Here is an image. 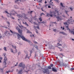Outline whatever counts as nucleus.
Masks as SVG:
<instances>
[{
    "label": "nucleus",
    "mask_w": 74,
    "mask_h": 74,
    "mask_svg": "<svg viewBox=\"0 0 74 74\" xmlns=\"http://www.w3.org/2000/svg\"><path fill=\"white\" fill-rule=\"evenodd\" d=\"M16 34H17V36L18 38H17L18 39H19L20 38H21L23 40H24V41H27V42H30V44H32V42H30V41L29 40H27V39L25 38L23 36V35H21L17 33Z\"/></svg>",
    "instance_id": "1"
},
{
    "label": "nucleus",
    "mask_w": 74,
    "mask_h": 74,
    "mask_svg": "<svg viewBox=\"0 0 74 74\" xmlns=\"http://www.w3.org/2000/svg\"><path fill=\"white\" fill-rule=\"evenodd\" d=\"M17 16H18L19 18H22V19H27L28 18L26 17V15L24 14H23L22 15L20 14H18L17 15Z\"/></svg>",
    "instance_id": "2"
},
{
    "label": "nucleus",
    "mask_w": 74,
    "mask_h": 74,
    "mask_svg": "<svg viewBox=\"0 0 74 74\" xmlns=\"http://www.w3.org/2000/svg\"><path fill=\"white\" fill-rule=\"evenodd\" d=\"M64 24L66 26V27L67 28V30L70 31L69 33H71V34H74V32L73 31H71L70 29L69 28V25L67 24V23H64Z\"/></svg>",
    "instance_id": "3"
},
{
    "label": "nucleus",
    "mask_w": 74,
    "mask_h": 74,
    "mask_svg": "<svg viewBox=\"0 0 74 74\" xmlns=\"http://www.w3.org/2000/svg\"><path fill=\"white\" fill-rule=\"evenodd\" d=\"M19 67H21L23 68V70L25 68V65L23 64V63L22 62L20 63L18 65Z\"/></svg>",
    "instance_id": "4"
},
{
    "label": "nucleus",
    "mask_w": 74,
    "mask_h": 74,
    "mask_svg": "<svg viewBox=\"0 0 74 74\" xmlns=\"http://www.w3.org/2000/svg\"><path fill=\"white\" fill-rule=\"evenodd\" d=\"M3 55H4V61L3 62V63H5V65H6V64H7V63H6V61L7 60V57L5 56V55H6V53H4Z\"/></svg>",
    "instance_id": "5"
},
{
    "label": "nucleus",
    "mask_w": 74,
    "mask_h": 74,
    "mask_svg": "<svg viewBox=\"0 0 74 74\" xmlns=\"http://www.w3.org/2000/svg\"><path fill=\"white\" fill-rule=\"evenodd\" d=\"M18 26L21 29H25V30H27L26 28V27H24V26H23V25H21V26H20L19 25Z\"/></svg>",
    "instance_id": "6"
},
{
    "label": "nucleus",
    "mask_w": 74,
    "mask_h": 74,
    "mask_svg": "<svg viewBox=\"0 0 74 74\" xmlns=\"http://www.w3.org/2000/svg\"><path fill=\"white\" fill-rule=\"evenodd\" d=\"M23 24H24L25 25H26L27 26H29V25H28V24H27V23L25 22L24 21H23Z\"/></svg>",
    "instance_id": "7"
},
{
    "label": "nucleus",
    "mask_w": 74,
    "mask_h": 74,
    "mask_svg": "<svg viewBox=\"0 0 74 74\" xmlns=\"http://www.w3.org/2000/svg\"><path fill=\"white\" fill-rule=\"evenodd\" d=\"M59 33H60L61 34H63V35H66V36H67V34H66L65 32H60Z\"/></svg>",
    "instance_id": "8"
},
{
    "label": "nucleus",
    "mask_w": 74,
    "mask_h": 74,
    "mask_svg": "<svg viewBox=\"0 0 74 74\" xmlns=\"http://www.w3.org/2000/svg\"><path fill=\"white\" fill-rule=\"evenodd\" d=\"M29 66H27L26 67V69L27 71H25V72H26V73H27V72H28V71H29Z\"/></svg>",
    "instance_id": "9"
},
{
    "label": "nucleus",
    "mask_w": 74,
    "mask_h": 74,
    "mask_svg": "<svg viewBox=\"0 0 74 74\" xmlns=\"http://www.w3.org/2000/svg\"><path fill=\"white\" fill-rule=\"evenodd\" d=\"M18 33L20 34L21 35V34H22V30L20 29L18 31Z\"/></svg>",
    "instance_id": "10"
},
{
    "label": "nucleus",
    "mask_w": 74,
    "mask_h": 74,
    "mask_svg": "<svg viewBox=\"0 0 74 74\" xmlns=\"http://www.w3.org/2000/svg\"><path fill=\"white\" fill-rule=\"evenodd\" d=\"M5 35H8V34H10V32H9L8 31H6L5 33Z\"/></svg>",
    "instance_id": "11"
},
{
    "label": "nucleus",
    "mask_w": 74,
    "mask_h": 74,
    "mask_svg": "<svg viewBox=\"0 0 74 74\" xmlns=\"http://www.w3.org/2000/svg\"><path fill=\"white\" fill-rule=\"evenodd\" d=\"M57 18L58 19V21H61L62 20V18H60L59 17V16H58Z\"/></svg>",
    "instance_id": "12"
},
{
    "label": "nucleus",
    "mask_w": 74,
    "mask_h": 74,
    "mask_svg": "<svg viewBox=\"0 0 74 74\" xmlns=\"http://www.w3.org/2000/svg\"><path fill=\"white\" fill-rule=\"evenodd\" d=\"M22 69H21V70H20V71H19L18 73L19 74H22Z\"/></svg>",
    "instance_id": "13"
},
{
    "label": "nucleus",
    "mask_w": 74,
    "mask_h": 74,
    "mask_svg": "<svg viewBox=\"0 0 74 74\" xmlns=\"http://www.w3.org/2000/svg\"><path fill=\"white\" fill-rule=\"evenodd\" d=\"M53 14H47V16H50V17H52L53 16Z\"/></svg>",
    "instance_id": "14"
},
{
    "label": "nucleus",
    "mask_w": 74,
    "mask_h": 74,
    "mask_svg": "<svg viewBox=\"0 0 74 74\" xmlns=\"http://www.w3.org/2000/svg\"><path fill=\"white\" fill-rule=\"evenodd\" d=\"M34 29H36L35 32H36V33L37 34L38 33L37 30V29H36V28H37V27H36V26H34Z\"/></svg>",
    "instance_id": "15"
},
{
    "label": "nucleus",
    "mask_w": 74,
    "mask_h": 74,
    "mask_svg": "<svg viewBox=\"0 0 74 74\" xmlns=\"http://www.w3.org/2000/svg\"><path fill=\"white\" fill-rule=\"evenodd\" d=\"M52 70L53 71H54V72H57V70L53 68H52Z\"/></svg>",
    "instance_id": "16"
},
{
    "label": "nucleus",
    "mask_w": 74,
    "mask_h": 74,
    "mask_svg": "<svg viewBox=\"0 0 74 74\" xmlns=\"http://www.w3.org/2000/svg\"><path fill=\"white\" fill-rule=\"evenodd\" d=\"M44 71H43V73H47V69H43Z\"/></svg>",
    "instance_id": "17"
},
{
    "label": "nucleus",
    "mask_w": 74,
    "mask_h": 74,
    "mask_svg": "<svg viewBox=\"0 0 74 74\" xmlns=\"http://www.w3.org/2000/svg\"><path fill=\"white\" fill-rule=\"evenodd\" d=\"M25 59L26 58H28V59H29L30 58V56H28V55H26V57L25 58Z\"/></svg>",
    "instance_id": "18"
},
{
    "label": "nucleus",
    "mask_w": 74,
    "mask_h": 74,
    "mask_svg": "<svg viewBox=\"0 0 74 74\" xmlns=\"http://www.w3.org/2000/svg\"><path fill=\"white\" fill-rule=\"evenodd\" d=\"M60 5H61L62 7H65L63 5V3H60Z\"/></svg>",
    "instance_id": "19"
},
{
    "label": "nucleus",
    "mask_w": 74,
    "mask_h": 74,
    "mask_svg": "<svg viewBox=\"0 0 74 74\" xmlns=\"http://www.w3.org/2000/svg\"><path fill=\"white\" fill-rule=\"evenodd\" d=\"M27 33H30V34H32V33L31 32H30V31H29V30H27Z\"/></svg>",
    "instance_id": "20"
},
{
    "label": "nucleus",
    "mask_w": 74,
    "mask_h": 74,
    "mask_svg": "<svg viewBox=\"0 0 74 74\" xmlns=\"http://www.w3.org/2000/svg\"><path fill=\"white\" fill-rule=\"evenodd\" d=\"M16 29L18 30V31L20 29H19V27H16Z\"/></svg>",
    "instance_id": "21"
},
{
    "label": "nucleus",
    "mask_w": 74,
    "mask_h": 74,
    "mask_svg": "<svg viewBox=\"0 0 74 74\" xmlns=\"http://www.w3.org/2000/svg\"><path fill=\"white\" fill-rule=\"evenodd\" d=\"M3 49L6 52L7 51V49H6V47H4V48H3Z\"/></svg>",
    "instance_id": "22"
},
{
    "label": "nucleus",
    "mask_w": 74,
    "mask_h": 74,
    "mask_svg": "<svg viewBox=\"0 0 74 74\" xmlns=\"http://www.w3.org/2000/svg\"><path fill=\"white\" fill-rule=\"evenodd\" d=\"M39 20L40 22H41L42 21V18H41V17L39 18Z\"/></svg>",
    "instance_id": "23"
},
{
    "label": "nucleus",
    "mask_w": 74,
    "mask_h": 74,
    "mask_svg": "<svg viewBox=\"0 0 74 74\" xmlns=\"http://www.w3.org/2000/svg\"><path fill=\"white\" fill-rule=\"evenodd\" d=\"M57 45L58 46H62V45L61 44H60L59 43H58L57 44Z\"/></svg>",
    "instance_id": "24"
},
{
    "label": "nucleus",
    "mask_w": 74,
    "mask_h": 74,
    "mask_svg": "<svg viewBox=\"0 0 74 74\" xmlns=\"http://www.w3.org/2000/svg\"><path fill=\"white\" fill-rule=\"evenodd\" d=\"M0 70H1V73H3L4 71H3V69H0Z\"/></svg>",
    "instance_id": "25"
},
{
    "label": "nucleus",
    "mask_w": 74,
    "mask_h": 74,
    "mask_svg": "<svg viewBox=\"0 0 74 74\" xmlns=\"http://www.w3.org/2000/svg\"><path fill=\"white\" fill-rule=\"evenodd\" d=\"M35 48H36V49H37V50H38V46H35Z\"/></svg>",
    "instance_id": "26"
},
{
    "label": "nucleus",
    "mask_w": 74,
    "mask_h": 74,
    "mask_svg": "<svg viewBox=\"0 0 74 74\" xmlns=\"http://www.w3.org/2000/svg\"><path fill=\"white\" fill-rule=\"evenodd\" d=\"M53 13V12L52 11H50V13L51 14H52Z\"/></svg>",
    "instance_id": "27"
},
{
    "label": "nucleus",
    "mask_w": 74,
    "mask_h": 74,
    "mask_svg": "<svg viewBox=\"0 0 74 74\" xmlns=\"http://www.w3.org/2000/svg\"><path fill=\"white\" fill-rule=\"evenodd\" d=\"M30 56H31V54L32 53V52H33V51L32 50H31L30 51Z\"/></svg>",
    "instance_id": "28"
},
{
    "label": "nucleus",
    "mask_w": 74,
    "mask_h": 74,
    "mask_svg": "<svg viewBox=\"0 0 74 74\" xmlns=\"http://www.w3.org/2000/svg\"><path fill=\"white\" fill-rule=\"evenodd\" d=\"M10 17H11V18L12 19H14V18L13 17H11V14H10Z\"/></svg>",
    "instance_id": "29"
},
{
    "label": "nucleus",
    "mask_w": 74,
    "mask_h": 74,
    "mask_svg": "<svg viewBox=\"0 0 74 74\" xmlns=\"http://www.w3.org/2000/svg\"><path fill=\"white\" fill-rule=\"evenodd\" d=\"M12 47L14 48V49H15L16 50V46H15L14 47V45H12Z\"/></svg>",
    "instance_id": "30"
},
{
    "label": "nucleus",
    "mask_w": 74,
    "mask_h": 74,
    "mask_svg": "<svg viewBox=\"0 0 74 74\" xmlns=\"http://www.w3.org/2000/svg\"><path fill=\"white\" fill-rule=\"evenodd\" d=\"M33 42L34 44H37V42L36 41H33Z\"/></svg>",
    "instance_id": "31"
},
{
    "label": "nucleus",
    "mask_w": 74,
    "mask_h": 74,
    "mask_svg": "<svg viewBox=\"0 0 74 74\" xmlns=\"http://www.w3.org/2000/svg\"><path fill=\"white\" fill-rule=\"evenodd\" d=\"M48 68L49 69H51V66H48Z\"/></svg>",
    "instance_id": "32"
},
{
    "label": "nucleus",
    "mask_w": 74,
    "mask_h": 74,
    "mask_svg": "<svg viewBox=\"0 0 74 74\" xmlns=\"http://www.w3.org/2000/svg\"><path fill=\"white\" fill-rule=\"evenodd\" d=\"M61 29H62V30H64V27H63H63H61Z\"/></svg>",
    "instance_id": "33"
},
{
    "label": "nucleus",
    "mask_w": 74,
    "mask_h": 74,
    "mask_svg": "<svg viewBox=\"0 0 74 74\" xmlns=\"http://www.w3.org/2000/svg\"><path fill=\"white\" fill-rule=\"evenodd\" d=\"M36 28L38 29H39V30H40V27L38 26H37L36 27Z\"/></svg>",
    "instance_id": "34"
},
{
    "label": "nucleus",
    "mask_w": 74,
    "mask_h": 74,
    "mask_svg": "<svg viewBox=\"0 0 74 74\" xmlns=\"http://www.w3.org/2000/svg\"><path fill=\"white\" fill-rule=\"evenodd\" d=\"M10 51H11V52H12V53H13V52H14L13 51V50H12V49H10Z\"/></svg>",
    "instance_id": "35"
},
{
    "label": "nucleus",
    "mask_w": 74,
    "mask_h": 74,
    "mask_svg": "<svg viewBox=\"0 0 74 74\" xmlns=\"http://www.w3.org/2000/svg\"><path fill=\"white\" fill-rule=\"evenodd\" d=\"M54 0V1H57V3H59V0Z\"/></svg>",
    "instance_id": "36"
},
{
    "label": "nucleus",
    "mask_w": 74,
    "mask_h": 74,
    "mask_svg": "<svg viewBox=\"0 0 74 74\" xmlns=\"http://www.w3.org/2000/svg\"><path fill=\"white\" fill-rule=\"evenodd\" d=\"M32 36L33 37H34V34L32 35H30V37H32Z\"/></svg>",
    "instance_id": "37"
},
{
    "label": "nucleus",
    "mask_w": 74,
    "mask_h": 74,
    "mask_svg": "<svg viewBox=\"0 0 74 74\" xmlns=\"http://www.w3.org/2000/svg\"><path fill=\"white\" fill-rule=\"evenodd\" d=\"M71 70H74V68H71Z\"/></svg>",
    "instance_id": "38"
},
{
    "label": "nucleus",
    "mask_w": 74,
    "mask_h": 74,
    "mask_svg": "<svg viewBox=\"0 0 74 74\" xmlns=\"http://www.w3.org/2000/svg\"><path fill=\"white\" fill-rule=\"evenodd\" d=\"M18 22H19V23H21V21H20V19H18Z\"/></svg>",
    "instance_id": "39"
},
{
    "label": "nucleus",
    "mask_w": 74,
    "mask_h": 74,
    "mask_svg": "<svg viewBox=\"0 0 74 74\" xmlns=\"http://www.w3.org/2000/svg\"><path fill=\"white\" fill-rule=\"evenodd\" d=\"M55 12H57V14H59V12H58V11H57L56 10H55Z\"/></svg>",
    "instance_id": "40"
},
{
    "label": "nucleus",
    "mask_w": 74,
    "mask_h": 74,
    "mask_svg": "<svg viewBox=\"0 0 74 74\" xmlns=\"http://www.w3.org/2000/svg\"><path fill=\"white\" fill-rule=\"evenodd\" d=\"M70 9L71 10V11H73V8L70 7Z\"/></svg>",
    "instance_id": "41"
},
{
    "label": "nucleus",
    "mask_w": 74,
    "mask_h": 74,
    "mask_svg": "<svg viewBox=\"0 0 74 74\" xmlns=\"http://www.w3.org/2000/svg\"><path fill=\"white\" fill-rule=\"evenodd\" d=\"M18 1H17V0H16L15 1V3H18Z\"/></svg>",
    "instance_id": "42"
},
{
    "label": "nucleus",
    "mask_w": 74,
    "mask_h": 74,
    "mask_svg": "<svg viewBox=\"0 0 74 74\" xmlns=\"http://www.w3.org/2000/svg\"><path fill=\"white\" fill-rule=\"evenodd\" d=\"M5 13H6L8 14H9V13L8 12H7V11H5Z\"/></svg>",
    "instance_id": "43"
},
{
    "label": "nucleus",
    "mask_w": 74,
    "mask_h": 74,
    "mask_svg": "<svg viewBox=\"0 0 74 74\" xmlns=\"http://www.w3.org/2000/svg\"><path fill=\"white\" fill-rule=\"evenodd\" d=\"M10 31L11 32V33H13L14 32H12V31H11V30H10Z\"/></svg>",
    "instance_id": "44"
},
{
    "label": "nucleus",
    "mask_w": 74,
    "mask_h": 74,
    "mask_svg": "<svg viewBox=\"0 0 74 74\" xmlns=\"http://www.w3.org/2000/svg\"><path fill=\"white\" fill-rule=\"evenodd\" d=\"M2 59H3V58H2V57H0V60H2Z\"/></svg>",
    "instance_id": "45"
},
{
    "label": "nucleus",
    "mask_w": 74,
    "mask_h": 74,
    "mask_svg": "<svg viewBox=\"0 0 74 74\" xmlns=\"http://www.w3.org/2000/svg\"><path fill=\"white\" fill-rule=\"evenodd\" d=\"M29 12L31 13V14H32V12H33V11H30Z\"/></svg>",
    "instance_id": "46"
},
{
    "label": "nucleus",
    "mask_w": 74,
    "mask_h": 74,
    "mask_svg": "<svg viewBox=\"0 0 74 74\" xmlns=\"http://www.w3.org/2000/svg\"><path fill=\"white\" fill-rule=\"evenodd\" d=\"M53 64H51V67H53Z\"/></svg>",
    "instance_id": "47"
},
{
    "label": "nucleus",
    "mask_w": 74,
    "mask_h": 74,
    "mask_svg": "<svg viewBox=\"0 0 74 74\" xmlns=\"http://www.w3.org/2000/svg\"><path fill=\"white\" fill-rule=\"evenodd\" d=\"M34 25H37V24L36 22H34Z\"/></svg>",
    "instance_id": "48"
},
{
    "label": "nucleus",
    "mask_w": 74,
    "mask_h": 74,
    "mask_svg": "<svg viewBox=\"0 0 74 74\" xmlns=\"http://www.w3.org/2000/svg\"><path fill=\"white\" fill-rule=\"evenodd\" d=\"M10 71H8L6 72V73H10Z\"/></svg>",
    "instance_id": "49"
},
{
    "label": "nucleus",
    "mask_w": 74,
    "mask_h": 74,
    "mask_svg": "<svg viewBox=\"0 0 74 74\" xmlns=\"http://www.w3.org/2000/svg\"><path fill=\"white\" fill-rule=\"evenodd\" d=\"M48 8H51V6L49 5L48 6Z\"/></svg>",
    "instance_id": "50"
},
{
    "label": "nucleus",
    "mask_w": 74,
    "mask_h": 74,
    "mask_svg": "<svg viewBox=\"0 0 74 74\" xmlns=\"http://www.w3.org/2000/svg\"><path fill=\"white\" fill-rule=\"evenodd\" d=\"M56 29H54L53 30V31H54V32H56Z\"/></svg>",
    "instance_id": "51"
},
{
    "label": "nucleus",
    "mask_w": 74,
    "mask_h": 74,
    "mask_svg": "<svg viewBox=\"0 0 74 74\" xmlns=\"http://www.w3.org/2000/svg\"><path fill=\"white\" fill-rule=\"evenodd\" d=\"M60 55H62L63 56V54L62 53H61L60 54Z\"/></svg>",
    "instance_id": "52"
},
{
    "label": "nucleus",
    "mask_w": 74,
    "mask_h": 74,
    "mask_svg": "<svg viewBox=\"0 0 74 74\" xmlns=\"http://www.w3.org/2000/svg\"><path fill=\"white\" fill-rule=\"evenodd\" d=\"M36 55H37V54H36V53H35V57H36Z\"/></svg>",
    "instance_id": "53"
},
{
    "label": "nucleus",
    "mask_w": 74,
    "mask_h": 74,
    "mask_svg": "<svg viewBox=\"0 0 74 74\" xmlns=\"http://www.w3.org/2000/svg\"><path fill=\"white\" fill-rule=\"evenodd\" d=\"M45 4H47V1H45Z\"/></svg>",
    "instance_id": "54"
},
{
    "label": "nucleus",
    "mask_w": 74,
    "mask_h": 74,
    "mask_svg": "<svg viewBox=\"0 0 74 74\" xmlns=\"http://www.w3.org/2000/svg\"><path fill=\"white\" fill-rule=\"evenodd\" d=\"M7 23L8 24H9V25H10V23L9 22H7Z\"/></svg>",
    "instance_id": "55"
},
{
    "label": "nucleus",
    "mask_w": 74,
    "mask_h": 74,
    "mask_svg": "<svg viewBox=\"0 0 74 74\" xmlns=\"http://www.w3.org/2000/svg\"><path fill=\"white\" fill-rule=\"evenodd\" d=\"M18 53V55H19L20 53H21V52H19Z\"/></svg>",
    "instance_id": "56"
},
{
    "label": "nucleus",
    "mask_w": 74,
    "mask_h": 74,
    "mask_svg": "<svg viewBox=\"0 0 74 74\" xmlns=\"http://www.w3.org/2000/svg\"><path fill=\"white\" fill-rule=\"evenodd\" d=\"M65 12H66V14H67V11H65Z\"/></svg>",
    "instance_id": "57"
},
{
    "label": "nucleus",
    "mask_w": 74,
    "mask_h": 74,
    "mask_svg": "<svg viewBox=\"0 0 74 74\" xmlns=\"http://www.w3.org/2000/svg\"><path fill=\"white\" fill-rule=\"evenodd\" d=\"M41 9L42 11H44V10H43V9L42 8Z\"/></svg>",
    "instance_id": "58"
},
{
    "label": "nucleus",
    "mask_w": 74,
    "mask_h": 74,
    "mask_svg": "<svg viewBox=\"0 0 74 74\" xmlns=\"http://www.w3.org/2000/svg\"><path fill=\"white\" fill-rule=\"evenodd\" d=\"M5 28H6V29H8V28L7 27H5Z\"/></svg>",
    "instance_id": "59"
},
{
    "label": "nucleus",
    "mask_w": 74,
    "mask_h": 74,
    "mask_svg": "<svg viewBox=\"0 0 74 74\" xmlns=\"http://www.w3.org/2000/svg\"><path fill=\"white\" fill-rule=\"evenodd\" d=\"M72 40H73V41H74V39H72Z\"/></svg>",
    "instance_id": "60"
},
{
    "label": "nucleus",
    "mask_w": 74,
    "mask_h": 74,
    "mask_svg": "<svg viewBox=\"0 0 74 74\" xmlns=\"http://www.w3.org/2000/svg\"><path fill=\"white\" fill-rule=\"evenodd\" d=\"M0 63H1V60H0Z\"/></svg>",
    "instance_id": "61"
},
{
    "label": "nucleus",
    "mask_w": 74,
    "mask_h": 74,
    "mask_svg": "<svg viewBox=\"0 0 74 74\" xmlns=\"http://www.w3.org/2000/svg\"><path fill=\"white\" fill-rule=\"evenodd\" d=\"M60 51H62V49H61V50H60Z\"/></svg>",
    "instance_id": "62"
},
{
    "label": "nucleus",
    "mask_w": 74,
    "mask_h": 74,
    "mask_svg": "<svg viewBox=\"0 0 74 74\" xmlns=\"http://www.w3.org/2000/svg\"><path fill=\"white\" fill-rule=\"evenodd\" d=\"M50 2H52V0H50Z\"/></svg>",
    "instance_id": "63"
},
{
    "label": "nucleus",
    "mask_w": 74,
    "mask_h": 74,
    "mask_svg": "<svg viewBox=\"0 0 74 74\" xmlns=\"http://www.w3.org/2000/svg\"><path fill=\"white\" fill-rule=\"evenodd\" d=\"M1 38V36H0V38Z\"/></svg>",
    "instance_id": "64"
}]
</instances>
